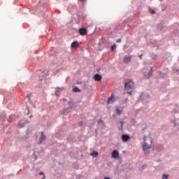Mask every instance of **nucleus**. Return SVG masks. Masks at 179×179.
<instances>
[{
    "mask_svg": "<svg viewBox=\"0 0 179 179\" xmlns=\"http://www.w3.org/2000/svg\"><path fill=\"white\" fill-rule=\"evenodd\" d=\"M73 92H74L75 93H78V92H80V90L76 87L73 89Z\"/></svg>",
    "mask_w": 179,
    "mask_h": 179,
    "instance_id": "nucleus-15",
    "label": "nucleus"
},
{
    "mask_svg": "<svg viewBox=\"0 0 179 179\" xmlns=\"http://www.w3.org/2000/svg\"><path fill=\"white\" fill-rule=\"evenodd\" d=\"M116 48V46H115V44H113L112 46H111V51H114Z\"/></svg>",
    "mask_w": 179,
    "mask_h": 179,
    "instance_id": "nucleus-19",
    "label": "nucleus"
},
{
    "mask_svg": "<svg viewBox=\"0 0 179 179\" xmlns=\"http://www.w3.org/2000/svg\"><path fill=\"white\" fill-rule=\"evenodd\" d=\"M134 86H135V83L132 80H129L127 83H125L124 87L126 90H129L131 89H134Z\"/></svg>",
    "mask_w": 179,
    "mask_h": 179,
    "instance_id": "nucleus-2",
    "label": "nucleus"
},
{
    "mask_svg": "<svg viewBox=\"0 0 179 179\" xmlns=\"http://www.w3.org/2000/svg\"><path fill=\"white\" fill-rule=\"evenodd\" d=\"M45 176H43V178H42V179H45Z\"/></svg>",
    "mask_w": 179,
    "mask_h": 179,
    "instance_id": "nucleus-31",
    "label": "nucleus"
},
{
    "mask_svg": "<svg viewBox=\"0 0 179 179\" xmlns=\"http://www.w3.org/2000/svg\"><path fill=\"white\" fill-rule=\"evenodd\" d=\"M8 122H13V116H9L8 119Z\"/></svg>",
    "mask_w": 179,
    "mask_h": 179,
    "instance_id": "nucleus-16",
    "label": "nucleus"
},
{
    "mask_svg": "<svg viewBox=\"0 0 179 179\" xmlns=\"http://www.w3.org/2000/svg\"><path fill=\"white\" fill-rule=\"evenodd\" d=\"M100 122H103V120H99L98 121V123L100 124Z\"/></svg>",
    "mask_w": 179,
    "mask_h": 179,
    "instance_id": "nucleus-26",
    "label": "nucleus"
},
{
    "mask_svg": "<svg viewBox=\"0 0 179 179\" xmlns=\"http://www.w3.org/2000/svg\"><path fill=\"white\" fill-rule=\"evenodd\" d=\"M127 94H130V96H131V94H132V91H130V92L128 91V92H127Z\"/></svg>",
    "mask_w": 179,
    "mask_h": 179,
    "instance_id": "nucleus-24",
    "label": "nucleus"
},
{
    "mask_svg": "<svg viewBox=\"0 0 179 179\" xmlns=\"http://www.w3.org/2000/svg\"><path fill=\"white\" fill-rule=\"evenodd\" d=\"M56 96H59L58 92H55Z\"/></svg>",
    "mask_w": 179,
    "mask_h": 179,
    "instance_id": "nucleus-28",
    "label": "nucleus"
},
{
    "mask_svg": "<svg viewBox=\"0 0 179 179\" xmlns=\"http://www.w3.org/2000/svg\"><path fill=\"white\" fill-rule=\"evenodd\" d=\"M129 139H130V137L128 135L123 134L122 136V142H127V141H129Z\"/></svg>",
    "mask_w": 179,
    "mask_h": 179,
    "instance_id": "nucleus-7",
    "label": "nucleus"
},
{
    "mask_svg": "<svg viewBox=\"0 0 179 179\" xmlns=\"http://www.w3.org/2000/svg\"><path fill=\"white\" fill-rule=\"evenodd\" d=\"M113 101H115V99L113 95L112 94L110 97L108 99L107 103L108 104H111V103H113Z\"/></svg>",
    "mask_w": 179,
    "mask_h": 179,
    "instance_id": "nucleus-11",
    "label": "nucleus"
},
{
    "mask_svg": "<svg viewBox=\"0 0 179 179\" xmlns=\"http://www.w3.org/2000/svg\"><path fill=\"white\" fill-rule=\"evenodd\" d=\"M71 48H78L79 47V42L73 41L71 45Z\"/></svg>",
    "mask_w": 179,
    "mask_h": 179,
    "instance_id": "nucleus-8",
    "label": "nucleus"
},
{
    "mask_svg": "<svg viewBox=\"0 0 179 179\" xmlns=\"http://www.w3.org/2000/svg\"><path fill=\"white\" fill-rule=\"evenodd\" d=\"M80 2H85V0H80Z\"/></svg>",
    "mask_w": 179,
    "mask_h": 179,
    "instance_id": "nucleus-29",
    "label": "nucleus"
},
{
    "mask_svg": "<svg viewBox=\"0 0 179 179\" xmlns=\"http://www.w3.org/2000/svg\"><path fill=\"white\" fill-rule=\"evenodd\" d=\"M162 179H169V175L167 174H163Z\"/></svg>",
    "mask_w": 179,
    "mask_h": 179,
    "instance_id": "nucleus-18",
    "label": "nucleus"
},
{
    "mask_svg": "<svg viewBox=\"0 0 179 179\" xmlns=\"http://www.w3.org/2000/svg\"><path fill=\"white\" fill-rule=\"evenodd\" d=\"M159 1H163V0H159Z\"/></svg>",
    "mask_w": 179,
    "mask_h": 179,
    "instance_id": "nucleus-32",
    "label": "nucleus"
},
{
    "mask_svg": "<svg viewBox=\"0 0 179 179\" xmlns=\"http://www.w3.org/2000/svg\"><path fill=\"white\" fill-rule=\"evenodd\" d=\"M46 137L45 135H44V132H41V136L40 138V143H43V142H44V141H45Z\"/></svg>",
    "mask_w": 179,
    "mask_h": 179,
    "instance_id": "nucleus-10",
    "label": "nucleus"
},
{
    "mask_svg": "<svg viewBox=\"0 0 179 179\" xmlns=\"http://www.w3.org/2000/svg\"><path fill=\"white\" fill-rule=\"evenodd\" d=\"M116 113H117V114H118L120 115L122 113V110H121L118 108H116Z\"/></svg>",
    "mask_w": 179,
    "mask_h": 179,
    "instance_id": "nucleus-14",
    "label": "nucleus"
},
{
    "mask_svg": "<svg viewBox=\"0 0 179 179\" xmlns=\"http://www.w3.org/2000/svg\"><path fill=\"white\" fill-rule=\"evenodd\" d=\"M144 145H143V149L144 152H146L148 149H150V145H152V138L144 137Z\"/></svg>",
    "mask_w": 179,
    "mask_h": 179,
    "instance_id": "nucleus-1",
    "label": "nucleus"
},
{
    "mask_svg": "<svg viewBox=\"0 0 179 179\" xmlns=\"http://www.w3.org/2000/svg\"><path fill=\"white\" fill-rule=\"evenodd\" d=\"M94 79L96 82H101V76H100L99 74H96L94 77Z\"/></svg>",
    "mask_w": 179,
    "mask_h": 179,
    "instance_id": "nucleus-9",
    "label": "nucleus"
},
{
    "mask_svg": "<svg viewBox=\"0 0 179 179\" xmlns=\"http://www.w3.org/2000/svg\"><path fill=\"white\" fill-rule=\"evenodd\" d=\"M78 31L80 36H86V34H87V29L85 28H80Z\"/></svg>",
    "mask_w": 179,
    "mask_h": 179,
    "instance_id": "nucleus-5",
    "label": "nucleus"
},
{
    "mask_svg": "<svg viewBox=\"0 0 179 179\" xmlns=\"http://www.w3.org/2000/svg\"><path fill=\"white\" fill-rule=\"evenodd\" d=\"M104 179H110V178H105Z\"/></svg>",
    "mask_w": 179,
    "mask_h": 179,
    "instance_id": "nucleus-30",
    "label": "nucleus"
},
{
    "mask_svg": "<svg viewBox=\"0 0 179 179\" xmlns=\"http://www.w3.org/2000/svg\"><path fill=\"white\" fill-rule=\"evenodd\" d=\"M116 43H121V38H119L116 41Z\"/></svg>",
    "mask_w": 179,
    "mask_h": 179,
    "instance_id": "nucleus-23",
    "label": "nucleus"
},
{
    "mask_svg": "<svg viewBox=\"0 0 179 179\" xmlns=\"http://www.w3.org/2000/svg\"><path fill=\"white\" fill-rule=\"evenodd\" d=\"M132 60V56H124L123 58L124 64H129Z\"/></svg>",
    "mask_w": 179,
    "mask_h": 179,
    "instance_id": "nucleus-3",
    "label": "nucleus"
},
{
    "mask_svg": "<svg viewBox=\"0 0 179 179\" xmlns=\"http://www.w3.org/2000/svg\"><path fill=\"white\" fill-rule=\"evenodd\" d=\"M79 125H80V127H82L83 125V122H80Z\"/></svg>",
    "mask_w": 179,
    "mask_h": 179,
    "instance_id": "nucleus-22",
    "label": "nucleus"
},
{
    "mask_svg": "<svg viewBox=\"0 0 179 179\" xmlns=\"http://www.w3.org/2000/svg\"><path fill=\"white\" fill-rule=\"evenodd\" d=\"M149 10H150V12L152 15L155 14V11H154L153 9L150 8Z\"/></svg>",
    "mask_w": 179,
    "mask_h": 179,
    "instance_id": "nucleus-20",
    "label": "nucleus"
},
{
    "mask_svg": "<svg viewBox=\"0 0 179 179\" xmlns=\"http://www.w3.org/2000/svg\"><path fill=\"white\" fill-rule=\"evenodd\" d=\"M152 75H153V69L150 67V70L149 71V72L147 74L144 73V76L145 78H146V79H149V78H150Z\"/></svg>",
    "mask_w": 179,
    "mask_h": 179,
    "instance_id": "nucleus-6",
    "label": "nucleus"
},
{
    "mask_svg": "<svg viewBox=\"0 0 179 179\" xmlns=\"http://www.w3.org/2000/svg\"><path fill=\"white\" fill-rule=\"evenodd\" d=\"M39 174H40V176H44V173H43V172H40Z\"/></svg>",
    "mask_w": 179,
    "mask_h": 179,
    "instance_id": "nucleus-25",
    "label": "nucleus"
},
{
    "mask_svg": "<svg viewBox=\"0 0 179 179\" xmlns=\"http://www.w3.org/2000/svg\"><path fill=\"white\" fill-rule=\"evenodd\" d=\"M91 156H93V157H96V156H99V152L94 151L92 153L90 154Z\"/></svg>",
    "mask_w": 179,
    "mask_h": 179,
    "instance_id": "nucleus-13",
    "label": "nucleus"
},
{
    "mask_svg": "<svg viewBox=\"0 0 179 179\" xmlns=\"http://www.w3.org/2000/svg\"><path fill=\"white\" fill-rule=\"evenodd\" d=\"M120 157V152L117 150H115L112 152L111 157L113 159H117V157Z\"/></svg>",
    "mask_w": 179,
    "mask_h": 179,
    "instance_id": "nucleus-4",
    "label": "nucleus"
},
{
    "mask_svg": "<svg viewBox=\"0 0 179 179\" xmlns=\"http://www.w3.org/2000/svg\"><path fill=\"white\" fill-rule=\"evenodd\" d=\"M26 124H29V121L28 120H25V122L24 123H19L18 124V128H23V127H24V125H26Z\"/></svg>",
    "mask_w": 179,
    "mask_h": 179,
    "instance_id": "nucleus-12",
    "label": "nucleus"
},
{
    "mask_svg": "<svg viewBox=\"0 0 179 179\" xmlns=\"http://www.w3.org/2000/svg\"><path fill=\"white\" fill-rule=\"evenodd\" d=\"M28 100H29V101H31V95H29L28 96Z\"/></svg>",
    "mask_w": 179,
    "mask_h": 179,
    "instance_id": "nucleus-21",
    "label": "nucleus"
},
{
    "mask_svg": "<svg viewBox=\"0 0 179 179\" xmlns=\"http://www.w3.org/2000/svg\"><path fill=\"white\" fill-rule=\"evenodd\" d=\"M120 125H121V127H119V130L120 131H122V127H123V125H124V122L123 121H121L120 122Z\"/></svg>",
    "mask_w": 179,
    "mask_h": 179,
    "instance_id": "nucleus-17",
    "label": "nucleus"
},
{
    "mask_svg": "<svg viewBox=\"0 0 179 179\" xmlns=\"http://www.w3.org/2000/svg\"><path fill=\"white\" fill-rule=\"evenodd\" d=\"M140 59H142V55H139Z\"/></svg>",
    "mask_w": 179,
    "mask_h": 179,
    "instance_id": "nucleus-27",
    "label": "nucleus"
}]
</instances>
